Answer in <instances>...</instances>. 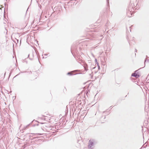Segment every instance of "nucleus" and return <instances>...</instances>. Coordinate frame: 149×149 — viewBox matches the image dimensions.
<instances>
[{
    "label": "nucleus",
    "mask_w": 149,
    "mask_h": 149,
    "mask_svg": "<svg viewBox=\"0 0 149 149\" xmlns=\"http://www.w3.org/2000/svg\"><path fill=\"white\" fill-rule=\"evenodd\" d=\"M19 44H20V45L21 44V40H20Z\"/></svg>",
    "instance_id": "obj_27"
},
{
    "label": "nucleus",
    "mask_w": 149,
    "mask_h": 149,
    "mask_svg": "<svg viewBox=\"0 0 149 149\" xmlns=\"http://www.w3.org/2000/svg\"><path fill=\"white\" fill-rule=\"evenodd\" d=\"M5 129L2 128L1 130H0V135L1 136H4L5 134Z\"/></svg>",
    "instance_id": "obj_10"
},
{
    "label": "nucleus",
    "mask_w": 149,
    "mask_h": 149,
    "mask_svg": "<svg viewBox=\"0 0 149 149\" xmlns=\"http://www.w3.org/2000/svg\"><path fill=\"white\" fill-rule=\"evenodd\" d=\"M77 70H74L72 72H68L67 73V75H69L70 76H72V75L77 74H79L78 73H76V74H72V72H76Z\"/></svg>",
    "instance_id": "obj_8"
},
{
    "label": "nucleus",
    "mask_w": 149,
    "mask_h": 149,
    "mask_svg": "<svg viewBox=\"0 0 149 149\" xmlns=\"http://www.w3.org/2000/svg\"><path fill=\"white\" fill-rule=\"evenodd\" d=\"M127 96V95H126V96H125V97H126Z\"/></svg>",
    "instance_id": "obj_36"
},
{
    "label": "nucleus",
    "mask_w": 149,
    "mask_h": 149,
    "mask_svg": "<svg viewBox=\"0 0 149 149\" xmlns=\"http://www.w3.org/2000/svg\"><path fill=\"white\" fill-rule=\"evenodd\" d=\"M136 70L135 71L134 73L132 74L131 76L132 77H134L136 78H138L140 76V73L138 71V70Z\"/></svg>",
    "instance_id": "obj_4"
},
{
    "label": "nucleus",
    "mask_w": 149,
    "mask_h": 149,
    "mask_svg": "<svg viewBox=\"0 0 149 149\" xmlns=\"http://www.w3.org/2000/svg\"><path fill=\"white\" fill-rule=\"evenodd\" d=\"M44 55L45 56H47V54H44Z\"/></svg>",
    "instance_id": "obj_25"
},
{
    "label": "nucleus",
    "mask_w": 149,
    "mask_h": 149,
    "mask_svg": "<svg viewBox=\"0 0 149 149\" xmlns=\"http://www.w3.org/2000/svg\"><path fill=\"white\" fill-rule=\"evenodd\" d=\"M32 58H29L31 60H33V58H34V53L33 52L32 53Z\"/></svg>",
    "instance_id": "obj_15"
},
{
    "label": "nucleus",
    "mask_w": 149,
    "mask_h": 149,
    "mask_svg": "<svg viewBox=\"0 0 149 149\" xmlns=\"http://www.w3.org/2000/svg\"><path fill=\"white\" fill-rule=\"evenodd\" d=\"M134 37H133L131 39V40H128V42L130 46L134 45L135 43V42L134 40Z\"/></svg>",
    "instance_id": "obj_6"
},
{
    "label": "nucleus",
    "mask_w": 149,
    "mask_h": 149,
    "mask_svg": "<svg viewBox=\"0 0 149 149\" xmlns=\"http://www.w3.org/2000/svg\"><path fill=\"white\" fill-rule=\"evenodd\" d=\"M74 109H75V108H74Z\"/></svg>",
    "instance_id": "obj_41"
},
{
    "label": "nucleus",
    "mask_w": 149,
    "mask_h": 149,
    "mask_svg": "<svg viewBox=\"0 0 149 149\" xmlns=\"http://www.w3.org/2000/svg\"><path fill=\"white\" fill-rule=\"evenodd\" d=\"M136 84V83H138V81H135Z\"/></svg>",
    "instance_id": "obj_24"
},
{
    "label": "nucleus",
    "mask_w": 149,
    "mask_h": 149,
    "mask_svg": "<svg viewBox=\"0 0 149 149\" xmlns=\"http://www.w3.org/2000/svg\"><path fill=\"white\" fill-rule=\"evenodd\" d=\"M38 125H39V124L38 123L35 124H33V125L32 126L34 127V126H36V125L38 126Z\"/></svg>",
    "instance_id": "obj_18"
},
{
    "label": "nucleus",
    "mask_w": 149,
    "mask_h": 149,
    "mask_svg": "<svg viewBox=\"0 0 149 149\" xmlns=\"http://www.w3.org/2000/svg\"><path fill=\"white\" fill-rule=\"evenodd\" d=\"M146 57H148V59L147 58H146L145 59V61L146 62V61H149V58L147 56H146Z\"/></svg>",
    "instance_id": "obj_17"
},
{
    "label": "nucleus",
    "mask_w": 149,
    "mask_h": 149,
    "mask_svg": "<svg viewBox=\"0 0 149 149\" xmlns=\"http://www.w3.org/2000/svg\"><path fill=\"white\" fill-rule=\"evenodd\" d=\"M105 118H106V117H105H105H104V119H105Z\"/></svg>",
    "instance_id": "obj_38"
},
{
    "label": "nucleus",
    "mask_w": 149,
    "mask_h": 149,
    "mask_svg": "<svg viewBox=\"0 0 149 149\" xmlns=\"http://www.w3.org/2000/svg\"><path fill=\"white\" fill-rule=\"evenodd\" d=\"M86 103V101L85 100H80L79 103V107L80 108H82L83 107L84 105H85Z\"/></svg>",
    "instance_id": "obj_5"
},
{
    "label": "nucleus",
    "mask_w": 149,
    "mask_h": 149,
    "mask_svg": "<svg viewBox=\"0 0 149 149\" xmlns=\"http://www.w3.org/2000/svg\"><path fill=\"white\" fill-rule=\"evenodd\" d=\"M80 100H76L75 102V106H76V107H77V106H78V107L80 109V107H79V103Z\"/></svg>",
    "instance_id": "obj_11"
},
{
    "label": "nucleus",
    "mask_w": 149,
    "mask_h": 149,
    "mask_svg": "<svg viewBox=\"0 0 149 149\" xmlns=\"http://www.w3.org/2000/svg\"><path fill=\"white\" fill-rule=\"evenodd\" d=\"M148 122L147 121H145L144 123V126H147V125H148Z\"/></svg>",
    "instance_id": "obj_16"
},
{
    "label": "nucleus",
    "mask_w": 149,
    "mask_h": 149,
    "mask_svg": "<svg viewBox=\"0 0 149 149\" xmlns=\"http://www.w3.org/2000/svg\"><path fill=\"white\" fill-rule=\"evenodd\" d=\"M90 75H91V74H89Z\"/></svg>",
    "instance_id": "obj_40"
},
{
    "label": "nucleus",
    "mask_w": 149,
    "mask_h": 149,
    "mask_svg": "<svg viewBox=\"0 0 149 149\" xmlns=\"http://www.w3.org/2000/svg\"><path fill=\"white\" fill-rule=\"evenodd\" d=\"M20 73H19L18 74H17V75H16L14 77V78H15V77H16V76L19 75V74H20Z\"/></svg>",
    "instance_id": "obj_20"
},
{
    "label": "nucleus",
    "mask_w": 149,
    "mask_h": 149,
    "mask_svg": "<svg viewBox=\"0 0 149 149\" xmlns=\"http://www.w3.org/2000/svg\"><path fill=\"white\" fill-rule=\"evenodd\" d=\"M134 4L133 3H130V4L128 8H127V14H130L131 15L134 14Z\"/></svg>",
    "instance_id": "obj_1"
},
{
    "label": "nucleus",
    "mask_w": 149,
    "mask_h": 149,
    "mask_svg": "<svg viewBox=\"0 0 149 149\" xmlns=\"http://www.w3.org/2000/svg\"><path fill=\"white\" fill-rule=\"evenodd\" d=\"M80 60V61H81V60Z\"/></svg>",
    "instance_id": "obj_42"
},
{
    "label": "nucleus",
    "mask_w": 149,
    "mask_h": 149,
    "mask_svg": "<svg viewBox=\"0 0 149 149\" xmlns=\"http://www.w3.org/2000/svg\"><path fill=\"white\" fill-rule=\"evenodd\" d=\"M12 70L11 71V72H10V74H9L10 75V74H11V73L12 72Z\"/></svg>",
    "instance_id": "obj_26"
},
{
    "label": "nucleus",
    "mask_w": 149,
    "mask_h": 149,
    "mask_svg": "<svg viewBox=\"0 0 149 149\" xmlns=\"http://www.w3.org/2000/svg\"><path fill=\"white\" fill-rule=\"evenodd\" d=\"M13 41L16 43V45H17L18 43L19 40L16 39L15 40H13Z\"/></svg>",
    "instance_id": "obj_14"
},
{
    "label": "nucleus",
    "mask_w": 149,
    "mask_h": 149,
    "mask_svg": "<svg viewBox=\"0 0 149 149\" xmlns=\"http://www.w3.org/2000/svg\"><path fill=\"white\" fill-rule=\"evenodd\" d=\"M30 72L31 73V72Z\"/></svg>",
    "instance_id": "obj_37"
},
{
    "label": "nucleus",
    "mask_w": 149,
    "mask_h": 149,
    "mask_svg": "<svg viewBox=\"0 0 149 149\" xmlns=\"http://www.w3.org/2000/svg\"><path fill=\"white\" fill-rule=\"evenodd\" d=\"M29 55H30V54H29L28 55V57H29Z\"/></svg>",
    "instance_id": "obj_29"
},
{
    "label": "nucleus",
    "mask_w": 149,
    "mask_h": 149,
    "mask_svg": "<svg viewBox=\"0 0 149 149\" xmlns=\"http://www.w3.org/2000/svg\"><path fill=\"white\" fill-rule=\"evenodd\" d=\"M40 123L41 124H43L44 123Z\"/></svg>",
    "instance_id": "obj_30"
},
{
    "label": "nucleus",
    "mask_w": 149,
    "mask_h": 149,
    "mask_svg": "<svg viewBox=\"0 0 149 149\" xmlns=\"http://www.w3.org/2000/svg\"><path fill=\"white\" fill-rule=\"evenodd\" d=\"M35 138H34L33 139H35Z\"/></svg>",
    "instance_id": "obj_39"
},
{
    "label": "nucleus",
    "mask_w": 149,
    "mask_h": 149,
    "mask_svg": "<svg viewBox=\"0 0 149 149\" xmlns=\"http://www.w3.org/2000/svg\"><path fill=\"white\" fill-rule=\"evenodd\" d=\"M35 122H36V123H38V122L37 121V120H33L30 124H29L28 125H27L26 126V127H25L26 128H25V127H24L25 129H26V128H28L29 127V126L32 123H34Z\"/></svg>",
    "instance_id": "obj_9"
},
{
    "label": "nucleus",
    "mask_w": 149,
    "mask_h": 149,
    "mask_svg": "<svg viewBox=\"0 0 149 149\" xmlns=\"http://www.w3.org/2000/svg\"><path fill=\"white\" fill-rule=\"evenodd\" d=\"M33 134H34H34H32H32H31V135H29V137L30 138H31V137H32V136H33Z\"/></svg>",
    "instance_id": "obj_19"
},
{
    "label": "nucleus",
    "mask_w": 149,
    "mask_h": 149,
    "mask_svg": "<svg viewBox=\"0 0 149 149\" xmlns=\"http://www.w3.org/2000/svg\"><path fill=\"white\" fill-rule=\"evenodd\" d=\"M95 68H96V67H95L93 68L92 69H94Z\"/></svg>",
    "instance_id": "obj_28"
},
{
    "label": "nucleus",
    "mask_w": 149,
    "mask_h": 149,
    "mask_svg": "<svg viewBox=\"0 0 149 149\" xmlns=\"http://www.w3.org/2000/svg\"><path fill=\"white\" fill-rule=\"evenodd\" d=\"M137 50L136 49H135V52H137Z\"/></svg>",
    "instance_id": "obj_23"
},
{
    "label": "nucleus",
    "mask_w": 149,
    "mask_h": 149,
    "mask_svg": "<svg viewBox=\"0 0 149 149\" xmlns=\"http://www.w3.org/2000/svg\"><path fill=\"white\" fill-rule=\"evenodd\" d=\"M42 134H39L38 135H42Z\"/></svg>",
    "instance_id": "obj_32"
},
{
    "label": "nucleus",
    "mask_w": 149,
    "mask_h": 149,
    "mask_svg": "<svg viewBox=\"0 0 149 149\" xmlns=\"http://www.w3.org/2000/svg\"><path fill=\"white\" fill-rule=\"evenodd\" d=\"M71 51L73 56L75 58V54H77L78 52V51L77 49L76 46L74 47L72 46L71 47Z\"/></svg>",
    "instance_id": "obj_3"
},
{
    "label": "nucleus",
    "mask_w": 149,
    "mask_h": 149,
    "mask_svg": "<svg viewBox=\"0 0 149 149\" xmlns=\"http://www.w3.org/2000/svg\"><path fill=\"white\" fill-rule=\"evenodd\" d=\"M143 138L144 139V136H143Z\"/></svg>",
    "instance_id": "obj_33"
},
{
    "label": "nucleus",
    "mask_w": 149,
    "mask_h": 149,
    "mask_svg": "<svg viewBox=\"0 0 149 149\" xmlns=\"http://www.w3.org/2000/svg\"><path fill=\"white\" fill-rule=\"evenodd\" d=\"M107 6L106 10L107 11H109V0H106Z\"/></svg>",
    "instance_id": "obj_7"
},
{
    "label": "nucleus",
    "mask_w": 149,
    "mask_h": 149,
    "mask_svg": "<svg viewBox=\"0 0 149 149\" xmlns=\"http://www.w3.org/2000/svg\"><path fill=\"white\" fill-rule=\"evenodd\" d=\"M105 112V111H104L103 112V113H104Z\"/></svg>",
    "instance_id": "obj_31"
},
{
    "label": "nucleus",
    "mask_w": 149,
    "mask_h": 149,
    "mask_svg": "<svg viewBox=\"0 0 149 149\" xmlns=\"http://www.w3.org/2000/svg\"><path fill=\"white\" fill-rule=\"evenodd\" d=\"M34 54H35V55L38 57L36 53V52L34 53Z\"/></svg>",
    "instance_id": "obj_22"
},
{
    "label": "nucleus",
    "mask_w": 149,
    "mask_h": 149,
    "mask_svg": "<svg viewBox=\"0 0 149 149\" xmlns=\"http://www.w3.org/2000/svg\"><path fill=\"white\" fill-rule=\"evenodd\" d=\"M97 143V141L95 139H90L88 143V148L89 149H92V147L94 145Z\"/></svg>",
    "instance_id": "obj_2"
},
{
    "label": "nucleus",
    "mask_w": 149,
    "mask_h": 149,
    "mask_svg": "<svg viewBox=\"0 0 149 149\" xmlns=\"http://www.w3.org/2000/svg\"><path fill=\"white\" fill-rule=\"evenodd\" d=\"M95 73H96V72H95Z\"/></svg>",
    "instance_id": "obj_43"
},
{
    "label": "nucleus",
    "mask_w": 149,
    "mask_h": 149,
    "mask_svg": "<svg viewBox=\"0 0 149 149\" xmlns=\"http://www.w3.org/2000/svg\"><path fill=\"white\" fill-rule=\"evenodd\" d=\"M84 69L86 71H87L88 70V65L87 64L85 63L83 66Z\"/></svg>",
    "instance_id": "obj_12"
},
{
    "label": "nucleus",
    "mask_w": 149,
    "mask_h": 149,
    "mask_svg": "<svg viewBox=\"0 0 149 149\" xmlns=\"http://www.w3.org/2000/svg\"><path fill=\"white\" fill-rule=\"evenodd\" d=\"M131 27H132V26L130 27V31L131 32Z\"/></svg>",
    "instance_id": "obj_21"
},
{
    "label": "nucleus",
    "mask_w": 149,
    "mask_h": 149,
    "mask_svg": "<svg viewBox=\"0 0 149 149\" xmlns=\"http://www.w3.org/2000/svg\"><path fill=\"white\" fill-rule=\"evenodd\" d=\"M87 93H88V92H87V93H86V95H87Z\"/></svg>",
    "instance_id": "obj_34"
},
{
    "label": "nucleus",
    "mask_w": 149,
    "mask_h": 149,
    "mask_svg": "<svg viewBox=\"0 0 149 149\" xmlns=\"http://www.w3.org/2000/svg\"><path fill=\"white\" fill-rule=\"evenodd\" d=\"M95 63L97 64V67H98V70H100V66H99V63H98V62H97V59L96 58H95Z\"/></svg>",
    "instance_id": "obj_13"
},
{
    "label": "nucleus",
    "mask_w": 149,
    "mask_h": 149,
    "mask_svg": "<svg viewBox=\"0 0 149 149\" xmlns=\"http://www.w3.org/2000/svg\"><path fill=\"white\" fill-rule=\"evenodd\" d=\"M142 131H143V128L142 129Z\"/></svg>",
    "instance_id": "obj_35"
}]
</instances>
